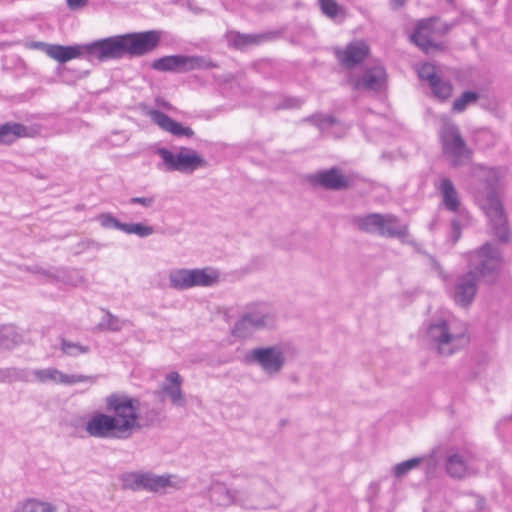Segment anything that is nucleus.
Listing matches in <instances>:
<instances>
[{
  "instance_id": "f257e3e1",
  "label": "nucleus",
  "mask_w": 512,
  "mask_h": 512,
  "mask_svg": "<svg viewBox=\"0 0 512 512\" xmlns=\"http://www.w3.org/2000/svg\"><path fill=\"white\" fill-rule=\"evenodd\" d=\"M498 176L491 171L482 179L475 191V200L489 220L493 235L501 243L510 241L511 233L502 202L498 194Z\"/></svg>"
},
{
  "instance_id": "f03ea898",
  "label": "nucleus",
  "mask_w": 512,
  "mask_h": 512,
  "mask_svg": "<svg viewBox=\"0 0 512 512\" xmlns=\"http://www.w3.org/2000/svg\"><path fill=\"white\" fill-rule=\"evenodd\" d=\"M468 271L487 284L496 282L503 264L501 250L490 242L466 254Z\"/></svg>"
},
{
  "instance_id": "7ed1b4c3",
  "label": "nucleus",
  "mask_w": 512,
  "mask_h": 512,
  "mask_svg": "<svg viewBox=\"0 0 512 512\" xmlns=\"http://www.w3.org/2000/svg\"><path fill=\"white\" fill-rule=\"evenodd\" d=\"M106 410L113 413L117 421L118 432L129 438L138 425L137 412L141 409L139 398L123 392H114L105 398Z\"/></svg>"
},
{
  "instance_id": "20e7f679",
  "label": "nucleus",
  "mask_w": 512,
  "mask_h": 512,
  "mask_svg": "<svg viewBox=\"0 0 512 512\" xmlns=\"http://www.w3.org/2000/svg\"><path fill=\"white\" fill-rule=\"evenodd\" d=\"M443 154L453 167H460L471 160L472 151L467 147L456 124L445 120L439 131Z\"/></svg>"
},
{
  "instance_id": "39448f33",
  "label": "nucleus",
  "mask_w": 512,
  "mask_h": 512,
  "mask_svg": "<svg viewBox=\"0 0 512 512\" xmlns=\"http://www.w3.org/2000/svg\"><path fill=\"white\" fill-rule=\"evenodd\" d=\"M151 67L156 71L187 73L193 70L214 69L217 64L199 55H168L155 59Z\"/></svg>"
},
{
  "instance_id": "423d86ee",
  "label": "nucleus",
  "mask_w": 512,
  "mask_h": 512,
  "mask_svg": "<svg viewBox=\"0 0 512 512\" xmlns=\"http://www.w3.org/2000/svg\"><path fill=\"white\" fill-rule=\"evenodd\" d=\"M452 26V24L441 22L437 17L422 19L416 24L410 39L425 53L439 50L441 45L436 42V37L447 34Z\"/></svg>"
},
{
  "instance_id": "0eeeda50",
  "label": "nucleus",
  "mask_w": 512,
  "mask_h": 512,
  "mask_svg": "<svg viewBox=\"0 0 512 512\" xmlns=\"http://www.w3.org/2000/svg\"><path fill=\"white\" fill-rule=\"evenodd\" d=\"M157 154L161 157L167 171H178L181 173H192L198 168H205L207 160L197 151L180 147L178 153H173L166 148H160Z\"/></svg>"
},
{
  "instance_id": "6e6552de",
  "label": "nucleus",
  "mask_w": 512,
  "mask_h": 512,
  "mask_svg": "<svg viewBox=\"0 0 512 512\" xmlns=\"http://www.w3.org/2000/svg\"><path fill=\"white\" fill-rule=\"evenodd\" d=\"M246 364H257L268 375L278 374L285 364L284 352L279 345L258 347L245 354Z\"/></svg>"
},
{
  "instance_id": "1a4fd4ad",
  "label": "nucleus",
  "mask_w": 512,
  "mask_h": 512,
  "mask_svg": "<svg viewBox=\"0 0 512 512\" xmlns=\"http://www.w3.org/2000/svg\"><path fill=\"white\" fill-rule=\"evenodd\" d=\"M170 475H156L152 472H125L120 476L123 489L159 492L170 486Z\"/></svg>"
},
{
  "instance_id": "9d476101",
  "label": "nucleus",
  "mask_w": 512,
  "mask_h": 512,
  "mask_svg": "<svg viewBox=\"0 0 512 512\" xmlns=\"http://www.w3.org/2000/svg\"><path fill=\"white\" fill-rule=\"evenodd\" d=\"M86 45L89 60L106 61L126 56L123 34L96 40Z\"/></svg>"
},
{
  "instance_id": "9b49d317",
  "label": "nucleus",
  "mask_w": 512,
  "mask_h": 512,
  "mask_svg": "<svg viewBox=\"0 0 512 512\" xmlns=\"http://www.w3.org/2000/svg\"><path fill=\"white\" fill-rule=\"evenodd\" d=\"M126 56L140 57L152 52L161 40V31L148 30L123 34Z\"/></svg>"
},
{
  "instance_id": "f8f14e48",
  "label": "nucleus",
  "mask_w": 512,
  "mask_h": 512,
  "mask_svg": "<svg viewBox=\"0 0 512 512\" xmlns=\"http://www.w3.org/2000/svg\"><path fill=\"white\" fill-rule=\"evenodd\" d=\"M207 494L211 503L225 508L233 505H242L248 499L244 491L230 488L226 483L218 479L211 480Z\"/></svg>"
},
{
  "instance_id": "ddd939ff",
  "label": "nucleus",
  "mask_w": 512,
  "mask_h": 512,
  "mask_svg": "<svg viewBox=\"0 0 512 512\" xmlns=\"http://www.w3.org/2000/svg\"><path fill=\"white\" fill-rule=\"evenodd\" d=\"M306 181L313 187H320L330 191L346 190L351 186L350 179L335 166L308 174Z\"/></svg>"
},
{
  "instance_id": "4468645a",
  "label": "nucleus",
  "mask_w": 512,
  "mask_h": 512,
  "mask_svg": "<svg viewBox=\"0 0 512 512\" xmlns=\"http://www.w3.org/2000/svg\"><path fill=\"white\" fill-rule=\"evenodd\" d=\"M427 337L437 345L438 353L445 356L453 354L462 340V336L451 334L446 322L442 320L428 326Z\"/></svg>"
},
{
  "instance_id": "2eb2a0df",
  "label": "nucleus",
  "mask_w": 512,
  "mask_h": 512,
  "mask_svg": "<svg viewBox=\"0 0 512 512\" xmlns=\"http://www.w3.org/2000/svg\"><path fill=\"white\" fill-rule=\"evenodd\" d=\"M273 317L268 313L252 311L243 314L234 324L232 335L237 338H247L256 330L272 325Z\"/></svg>"
},
{
  "instance_id": "dca6fc26",
  "label": "nucleus",
  "mask_w": 512,
  "mask_h": 512,
  "mask_svg": "<svg viewBox=\"0 0 512 512\" xmlns=\"http://www.w3.org/2000/svg\"><path fill=\"white\" fill-rule=\"evenodd\" d=\"M117 421L112 415L96 413L86 422L85 431L90 437L125 439L118 432Z\"/></svg>"
},
{
  "instance_id": "f3484780",
  "label": "nucleus",
  "mask_w": 512,
  "mask_h": 512,
  "mask_svg": "<svg viewBox=\"0 0 512 512\" xmlns=\"http://www.w3.org/2000/svg\"><path fill=\"white\" fill-rule=\"evenodd\" d=\"M479 278L472 271L459 275L454 283L452 297L454 302L462 308L469 307L478 291Z\"/></svg>"
},
{
  "instance_id": "a211bd4d",
  "label": "nucleus",
  "mask_w": 512,
  "mask_h": 512,
  "mask_svg": "<svg viewBox=\"0 0 512 512\" xmlns=\"http://www.w3.org/2000/svg\"><path fill=\"white\" fill-rule=\"evenodd\" d=\"M369 51L366 42L357 40L347 44L344 49H336L335 56L342 67L352 69L365 60Z\"/></svg>"
},
{
  "instance_id": "6ab92c4d",
  "label": "nucleus",
  "mask_w": 512,
  "mask_h": 512,
  "mask_svg": "<svg viewBox=\"0 0 512 512\" xmlns=\"http://www.w3.org/2000/svg\"><path fill=\"white\" fill-rule=\"evenodd\" d=\"M147 114L162 130L169 132L174 136L187 138L194 136V131L190 127L183 126L181 123L175 121L160 110L151 109Z\"/></svg>"
},
{
  "instance_id": "aec40b11",
  "label": "nucleus",
  "mask_w": 512,
  "mask_h": 512,
  "mask_svg": "<svg viewBox=\"0 0 512 512\" xmlns=\"http://www.w3.org/2000/svg\"><path fill=\"white\" fill-rule=\"evenodd\" d=\"M385 81V69L382 66H374L367 68L360 77L353 81V89L380 91Z\"/></svg>"
},
{
  "instance_id": "412c9836",
  "label": "nucleus",
  "mask_w": 512,
  "mask_h": 512,
  "mask_svg": "<svg viewBox=\"0 0 512 512\" xmlns=\"http://www.w3.org/2000/svg\"><path fill=\"white\" fill-rule=\"evenodd\" d=\"M446 473L454 479H463L473 471L470 467V456L467 453H450L445 459Z\"/></svg>"
},
{
  "instance_id": "4be33fe9",
  "label": "nucleus",
  "mask_w": 512,
  "mask_h": 512,
  "mask_svg": "<svg viewBox=\"0 0 512 512\" xmlns=\"http://www.w3.org/2000/svg\"><path fill=\"white\" fill-rule=\"evenodd\" d=\"M182 383V376L178 372L172 371L165 376V380L161 385V392L167 395L171 403L177 407H184L186 405V400L181 389Z\"/></svg>"
},
{
  "instance_id": "5701e85b",
  "label": "nucleus",
  "mask_w": 512,
  "mask_h": 512,
  "mask_svg": "<svg viewBox=\"0 0 512 512\" xmlns=\"http://www.w3.org/2000/svg\"><path fill=\"white\" fill-rule=\"evenodd\" d=\"M87 45L75 44L64 46L60 44H52L48 47L47 56L59 63H66L72 59L87 57Z\"/></svg>"
},
{
  "instance_id": "b1692460",
  "label": "nucleus",
  "mask_w": 512,
  "mask_h": 512,
  "mask_svg": "<svg viewBox=\"0 0 512 512\" xmlns=\"http://www.w3.org/2000/svg\"><path fill=\"white\" fill-rule=\"evenodd\" d=\"M436 189L442 196V204L447 211L458 213L461 209L459 194L449 178H442L436 185Z\"/></svg>"
},
{
  "instance_id": "393cba45",
  "label": "nucleus",
  "mask_w": 512,
  "mask_h": 512,
  "mask_svg": "<svg viewBox=\"0 0 512 512\" xmlns=\"http://www.w3.org/2000/svg\"><path fill=\"white\" fill-rule=\"evenodd\" d=\"M226 37L229 45L235 49L243 50L249 46L258 45L264 41L272 39L274 37V33L243 34L240 32H229Z\"/></svg>"
},
{
  "instance_id": "a878e982",
  "label": "nucleus",
  "mask_w": 512,
  "mask_h": 512,
  "mask_svg": "<svg viewBox=\"0 0 512 512\" xmlns=\"http://www.w3.org/2000/svg\"><path fill=\"white\" fill-rule=\"evenodd\" d=\"M382 220L383 224L379 229L378 235L386 238H398L402 241L408 237V226L402 224L397 216L383 214Z\"/></svg>"
},
{
  "instance_id": "bb28decb",
  "label": "nucleus",
  "mask_w": 512,
  "mask_h": 512,
  "mask_svg": "<svg viewBox=\"0 0 512 512\" xmlns=\"http://www.w3.org/2000/svg\"><path fill=\"white\" fill-rule=\"evenodd\" d=\"M383 214L369 213L362 216H354L352 223L360 230L370 234H378L381 225Z\"/></svg>"
},
{
  "instance_id": "cd10ccee",
  "label": "nucleus",
  "mask_w": 512,
  "mask_h": 512,
  "mask_svg": "<svg viewBox=\"0 0 512 512\" xmlns=\"http://www.w3.org/2000/svg\"><path fill=\"white\" fill-rule=\"evenodd\" d=\"M138 425L135 430L149 428L157 425L161 421V411L155 407H151L149 403H141V409L137 412Z\"/></svg>"
},
{
  "instance_id": "c85d7f7f",
  "label": "nucleus",
  "mask_w": 512,
  "mask_h": 512,
  "mask_svg": "<svg viewBox=\"0 0 512 512\" xmlns=\"http://www.w3.org/2000/svg\"><path fill=\"white\" fill-rule=\"evenodd\" d=\"M27 135V127L17 122H6L0 125V144H12L18 138Z\"/></svg>"
},
{
  "instance_id": "c756f323",
  "label": "nucleus",
  "mask_w": 512,
  "mask_h": 512,
  "mask_svg": "<svg viewBox=\"0 0 512 512\" xmlns=\"http://www.w3.org/2000/svg\"><path fill=\"white\" fill-rule=\"evenodd\" d=\"M192 287H211L218 283L219 274L211 268L191 269Z\"/></svg>"
},
{
  "instance_id": "7c9ffc66",
  "label": "nucleus",
  "mask_w": 512,
  "mask_h": 512,
  "mask_svg": "<svg viewBox=\"0 0 512 512\" xmlns=\"http://www.w3.org/2000/svg\"><path fill=\"white\" fill-rule=\"evenodd\" d=\"M169 285L175 290L192 288L191 269H177L169 274Z\"/></svg>"
},
{
  "instance_id": "2f4dec72",
  "label": "nucleus",
  "mask_w": 512,
  "mask_h": 512,
  "mask_svg": "<svg viewBox=\"0 0 512 512\" xmlns=\"http://www.w3.org/2000/svg\"><path fill=\"white\" fill-rule=\"evenodd\" d=\"M22 342V336L12 325L0 326V348L12 349Z\"/></svg>"
},
{
  "instance_id": "473e14b6",
  "label": "nucleus",
  "mask_w": 512,
  "mask_h": 512,
  "mask_svg": "<svg viewBox=\"0 0 512 512\" xmlns=\"http://www.w3.org/2000/svg\"><path fill=\"white\" fill-rule=\"evenodd\" d=\"M57 508L55 505L38 500L36 498L26 499L20 507L13 512H56Z\"/></svg>"
},
{
  "instance_id": "72a5a7b5",
  "label": "nucleus",
  "mask_w": 512,
  "mask_h": 512,
  "mask_svg": "<svg viewBox=\"0 0 512 512\" xmlns=\"http://www.w3.org/2000/svg\"><path fill=\"white\" fill-rule=\"evenodd\" d=\"M430 88L433 96L440 101H445L452 96L453 86L451 82L442 79L440 76L431 83Z\"/></svg>"
},
{
  "instance_id": "f704fd0d",
  "label": "nucleus",
  "mask_w": 512,
  "mask_h": 512,
  "mask_svg": "<svg viewBox=\"0 0 512 512\" xmlns=\"http://www.w3.org/2000/svg\"><path fill=\"white\" fill-rule=\"evenodd\" d=\"M32 374L34 375L35 380L39 383L52 382L61 384L60 379L62 378V372L54 367L36 369L32 371Z\"/></svg>"
},
{
  "instance_id": "c9c22d12",
  "label": "nucleus",
  "mask_w": 512,
  "mask_h": 512,
  "mask_svg": "<svg viewBox=\"0 0 512 512\" xmlns=\"http://www.w3.org/2000/svg\"><path fill=\"white\" fill-rule=\"evenodd\" d=\"M29 370L16 367L0 368V382L29 381Z\"/></svg>"
},
{
  "instance_id": "e433bc0d",
  "label": "nucleus",
  "mask_w": 512,
  "mask_h": 512,
  "mask_svg": "<svg viewBox=\"0 0 512 512\" xmlns=\"http://www.w3.org/2000/svg\"><path fill=\"white\" fill-rule=\"evenodd\" d=\"M321 12L328 18L336 20L339 16H345L344 9L336 0H318Z\"/></svg>"
},
{
  "instance_id": "4c0bfd02",
  "label": "nucleus",
  "mask_w": 512,
  "mask_h": 512,
  "mask_svg": "<svg viewBox=\"0 0 512 512\" xmlns=\"http://www.w3.org/2000/svg\"><path fill=\"white\" fill-rule=\"evenodd\" d=\"M122 231L126 234H135L140 238H146L154 233V228L143 223H123Z\"/></svg>"
},
{
  "instance_id": "58836bf2",
  "label": "nucleus",
  "mask_w": 512,
  "mask_h": 512,
  "mask_svg": "<svg viewBox=\"0 0 512 512\" xmlns=\"http://www.w3.org/2000/svg\"><path fill=\"white\" fill-rule=\"evenodd\" d=\"M124 321H121L117 316L105 311L104 316L98 324L101 330L118 332L122 329Z\"/></svg>"
},
{
  "instance_id": "ea45409f",
  "label": "nucleus",
  "mask_w": 512,
  "mask_h": 512,
  "mask_svg": "<svg viewBox=\"0 0 512 512\" xmlns=\"http://www.w3.org/2000/svg\"><path fill=\"white\" fill-rule=\"evenodd\" d=\"M422 457H413L409 460L402 461L396 464L393 468V475L396 478H401L405 476L409 471L418 467L420 463L423 461Z\"/></svg>"
},
{
  "instance_id": "a19ab883",
  "label": "nucleus",
  "mask_w": 512,
  "mask_h": 512,
  "mask_svg": "<svg viewBox=\"0 0 512 512\" xmlns=\"http://www.w3.org/2000/svg\"><path fill=\"white\" fill-rule=\"evenodd\" d=\"M98 381L97 375H82V374H65L62 372L61 384L74 385L80 382H89L95 384Z\"/></svg>"
},
{
  "instance_id": "79ce46f5",
  "label": "nucleus",
  "mask_w": 512,
  "mask_h": 512,
  "mask_svg": "<svg viewBox=\"0 0 512 512\" xmlns=\"http://www.w3.org/2000/svg\"><path fill=\"white\" fill-rule=\"evenodd\" d=\"M478 97L476 92L465 91L459 98L454 100L452 110L458 113L462 112L466 109L468 104L477 101Z\"/></svg>"
},
{
  "instance_id": "37998d69",
  "label": "nucleus",
  "mask_w": 512,
  "mask_h": 512,
  "mask_svg": "<svg viewBox=\"0 0 512 512\" xmlns=\"http://www.w3.org/2000/svg\"><path fill=\"white\" fill-rule=\"evenodd\" d=\"M61 350L64 354L68 356H77L79 354H86L90 351L88 346H83L79 343H74L62 339L61 341Z\"/></svg>"
},
{
  "instance_id": "c03bdc74",
  "label": "nucleus",
  "mask_w": 512,
  "mask_h": 512,
  "mask_svg": "<svg viewBox=\"0 0 512 512\" xmlns=\"http://www.w3.org/2000/svg\"><path fill=\"white\" fill-rule=\"evenodd\" d=\"M304 121L312 123L320 129H324L336 123V119L333 116H327L322 113H315L311 116H308L304 119Z\"/></svg>"
},
{
  "instance_id": "a18cd8bd",
  "label": "nucleus",
  "mask_w": 512,
  "mask_h": 512,
  "mask_svg": "<svg viewBox=\"0 0 512 512\" xmlns=\"http://www.w3.org/2000/svg\"><path fill=\"white\" fill-rule=\"evenodd\" d=\"M96 219L103 228H114L122 231L123 223L111 213H101L96 217Z\"/></svg>"
},
{
  "instance_id": "49530a36",
  "label": "nucleus",
  "mask_w": 512,
  "mask_h": 512,
  "mask_svg": "<svg viewBox=\"0 0 512 512\" xmlns=\"http://www.w3.org/2000/svg\"><path fill=\"white\" fill-rule=\"evenodd\" d=\"M418 77L421 79V80H425V81H428L429 83V86L431 85V83H433V81L438 77L437 73H436V70H435V66L430 64V63H424L422 64L418 71Z\"/></svg>"
},
{
  "instance_id": "de8ad7c7",
  "label": "nucleus",
  "mask_w": 512,
  "mask_h": 512,
  "mask_svg": "<svg viewBox=\"0 0 512 512\" xmlns=\"http://www.w3.org/2000/svg\"><path fill=\"white\" fill-rule=\"evenodd\" d=\"M303 100L297 97H285L283 100L276 106V109H297L300 108L303 104Z\"/></svg>"
},
{
  "instance_id": "09e8293b",
  "label": "nucleus",
  "mask_w": 512,
  "mask_h": 512,
  "mask_svg": "<svg viewBox=\"0 0 512 512\" xmlns=\"http://www.w3.org/2000/svg\"><path fill=\"white\" fill-rule=\"evenodd\" d=\"M155 196H147V197H132L129 199V204L131 205H142L145 208H150L155 203Z\"/></svg>"
},
{
  "instance_id": "8fccbe9b",
  "label": "nucleus",
  "mask_w": 512,
  "mask_h": 512,
  "mask_svg": "<svg viewBox=\"0 0 512 512\" xmlns=\"http://www.w3.org/2000/svg\"><path fill=\"white\" fill-rule=\"evenodd\" d=\"M79 246H81L82 249H97V250L104 247L103 244L96 242L95 240H92V239H86V240L81 241L79 243Z\"/></svg>"
},
{
  "instance_id": "3c124183",
  "label": "nucleus",
  "mask_w": 512,
  "mask_h": 512,
  "mask_svg": "<svg viewBox=\"0 0 512 512\" xmlns=\"http://www.w3.org/2000/svg\"><path fill=\"white\" fill-rule=\"evenodd\" d=\"M451 229L453 235V242H457L461 236V227L460 223L456 219H453L451 221Z\"/></svg>"
},
{
  "instance_id": "603ef678",
  "label": "nucleus",
  "mask_w": 512,
  "mask_h": 512,
  "mask_svg": "<svg viewBox=\"0 0 512 512\" xmlns=\"http://www.w3.org/2000/svg\"><path fill=\"white\" fill-rule=\"evenodd\" d=\"M66 3L71 10H77L86 6L88 0H66Z\"/></svg>"
},
{
  "instance_id": "864d4df0",
  "label": "nucleus",
  "mask_w": 512,
  "mask_h": 512,
  "mask_svg": "<svg viewBox=\"0 0 512 512\" xmlns=\"http://www.w3.org/2000/svg\"><path fill=\"white\" fill-rule=\"evenodd\" d=\"M32 46L34 48H38V49L42 50L47 55L48 47L52 46V44H48V43H45V42H34L32 44Z\"/></svg>"
},
{
  "instance_id": "5fc2aeb1",
  "label": "nucleus",
  "mask_w": 512,
  "mask_h": 512,
  "mask_svg": "<svg viewBox=\"0 0 512 512\" xmlns=\"http://www.w3.org/2000/svg\"><path fill=\"white\" fill-rule=\"evenodd\" d=\"M407 0H391V6L393 9H399L405 5Z\"/></svg>"
},
{
  "instance_id": "6e6d98bb",
  "label": "nucleus",
  "mask_w": 512,
  "mask_h": 512,
  "mask_svg": "<svg viewBox=\"0 0 512 512\" xmlns=\"http://www.w3.org/2000/svg\"><path fill=\"white\" fill-rule=\"evenodd\" d=\"M431 260V265L432 267L436 270V271H441V266L440 264L435 260V258L431 257L430 258Z\"/></svg>"
},
{
  "instance_id": "4d7b16f0",
  "label": "nucleus",
  "mask_w": 512,
  "mask_h": 512,
  "mask_svg": "<svg viewBox=\"0 0 512 512\" xmlns=\"http://www.w3.org/2000/svg\"><path fill=\"white\" fill-rule=\"evenodd\" d=\"M38 272L42 273L43 275H45V276H47V277H49V278H51V279H57V278H58V276H57V275H55V274L51 273L50 271H45V270H41V271H40V270H39Z\"/></svg>"
},
{
  "instance_id": "13d9d810",
  "label": "nucleus",
  "mask_w": 512,
  "mask_h": 512,
  "mask_svg": "<svg viewBox=\"0 0 512 512\" xmlns=\"http://www.w3.org/2000/svg\"><path fill=\"white\" fill-rule=\"evenodd\" d=\"M448 4H453L454 0H445Z\"/></svg>"
}]
</instances>
